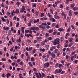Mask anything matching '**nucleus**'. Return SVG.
<instances>
[{
    "label": "nucleus",
    "instance_id": "nucleus-21",
    "mask_svg": "<svg viewBox=\"0 0 78 78\" xmlns=\"http://www.w3.org/2000/svg\"><path fill=\"white\" fill-rule=\"evenodd\" d=\"M45 44V42L44 41H43L41 42L42 45H44Z\"/></svg>",
    "mask_w": 78,
    "mask_h": 78
},
{
    "label": "nucleus",
    "instance_id": "nucleus-37",
    "mask_svg": "<svg viewBox=\"0 0 78 78\" xmlns=\"http://www.w3.org/2000/svg\"><path fill=\"white\" fill-rule=\"evenodd\" d=\"M50 11L51 14H53V10L52 9H50Z\"/></svg>",
    "mask_w": 78,
    "mask_h": 78
},
{
    "label": "nucleus",
    "instance_id": "nucleus-46",
    "mask_svg": "<svg viewBox=\"0 0 78 78\" xmlns=\"http://www.w3.org/2000/svg\"><path fill=\"white\" fill-rule=\"evenodd\" d=\"M16 13L17 14H18V13H19V9H17L16 10Z\"/></svg>",
    "mask_w": 78,
    "mask_h": 78
},
{
    "label": "nucleus",
    "instance_id": "nucleus-53",
    "mask_svg": "<svg viewBox=\"0 0 78 78\" xmlns=\"http://www.w3.org/2000/svg\"><path fill=\"white\" fill-rule=\"evenodd\" d=\"M10 27H12V21H10Z\"/></svg>",
    "mask_w": 78,
    "mask_h": 78
},
{
    "label": "nucleus",
    "instance_id": "nucleus-60",
    "mask_svg": "<svg viewBox=\"0 0 78 78\" xmlns=\"http://www.w3.org/2000/svg\"><path fill=\"white\" fill-rule=\"evenodd\" d=\"M24 11V10L22 9L20 11V12H21V13H22V12H23Z\"/></svg>",
    "mask_w": 78,
    "mask_h": 78
},
{
    "label": "nucleus",
    "instance_id": "nucleus-40",
    "mask_svg": "<svg viewBox=\"0 0 78 78\" xmlns=\"http://www.w3.org/2000/svg\"><path fill=\"white\" fill-rule=\"evenodd\" d=\"M59 47H61V44H58L57 46V48H60Z\"/></svg>",
    "mask_w": 78,
    "mask_h": 78
},
{
    "label": "nucleus",
    "instance_id": "nucleus-7",
    "mask_svg": "<svg viewBox=\"0 0 78 78\" xmlns=\"http://www.w3.org/2000/svg\"><path fill=\"white\" fill-rule=\"evenodd\" d=\"M42 39V37H37V40L39 41V42H41V40Z\"/></svg>",
    "mask_w": 78,
    "mask_h": 78
},
{
    "label": "nucleus",
    "instance_id": "nucleus-54",
    "mask_svg": "<svg viewBox=\"0 0 78 78\" xmlns=\"http://www.w3.org/2000/svg\"><path fill=\"white\" fill-rule=\"evenodd\" d=\"M28 27H30V26H31V23H28Z\"/></svg>",
    "mask_w": 78,
    "mask_h": 78
},
{
    "label": "nucleus",
    "instance_id": "nucleus-1",
    "mask_svg": "<svg viewBox=\"0 0 78 78\" xmlns=\"http://www.w3.org/2000/svg\"><path fill=\"white\" fill-rule=\"evenodd\" d=\"M44 26H47V24L45 23H42L41 25L39 26V28L40 29H42L43 30H44L45 28V27Z\"/></svg>",
    "mask_w": 78,
    "mask_h": 78
},
{
    "label": "nucleus",
    "instance_id": "nucleus-44",
    "mask_svg": "<svg viewBox=\"0 0 78 78\" xmlns=\"http://www.w3.org/2000/svg\"><path fill=\"white\" fill-rule=\"evenodd\" d=\"M58 33V32L57 31H55L52 34H53V35H55L56 34V33Z\"/></svg>",
    "mask_w": 78,
    "mask_h": 78
},
{
    "label": "nucleus",
    "instance_id": "nucleus-30",
    "mask_svg": "<svg viewBox=\"0 0 78 78\" xmlns=\"http://www.w3.org/2000/svg\"><path fill=\"white\" fill-rule=\"evenodd\" d=\"M73 45V43L71 42L69 45V47H71V46H72V45Z\"/></svg>",
    "mask_w": 78,
    "mask_h": 78
},
{
    "label": "nucleus",
    "instance_id": "nucleus-3",
    "mask_svg": "<svg viewBox=\"0 0 78 78\" xmlns=\"http://www.w3.org/2000/svg\"><path fill=\"white\" fill-rule=\"evenodd\" d=\"M62 72V69L60 68L59 70L58 69H56L54 72L55 74H56L57 73H60Z\"/></svg>",
    "mask_w": 78,
    "mask_h": 78
},
{
    "label": "nucleus",
    "instance_id": "nucleus-43",
    "mask_svg": "<svg viewBox=\"0 0 78 78\" xmlns=\"http://www.w3.org/2000/svg\"><path fill=\"white\" fill-rule=\"evenodd\" d=\"M69 6H66V10L67 11H69Z\"/></svg>",
    "mask_w": 78,
    "mask_h": 78
},
{
    "label": "nucleus",
    "instance_id": "nucleus-45",
    "mask_svg": "<svg viewBox=\"0 0 78 78\" xmlns=\"http://www.w3.org/2000/svg\"><path fill=\"white\" fill-rule=\"evenodd\" d=\"M73 7H74V4H72L71 5V9L73 8Z\"/></svg>",
    "mask_w": 78,
    "mask_h": 78
},
{
    "label": "nucleus",
    "instance_id": "nucleus-10",
    "mask_svg": "<svg viewBox=\"0 0 78 78\" xmlns=\"http://www.w3.org/2000/svg\"><path fill=\"white\" fill-rule=\"evenodd\" d=\"M69 15L70 17H71V16H72V11L69 10Z\"/></svg>",
    "mask_w": 78,
    "mask_h": 78
},
{
    "label": "nucleus",
    "instance_id": "nucleus-41",
    "mask_svg": "<svg viewBox=\"0 0 78 78\" xmlns=\"http://www.w3.org/2000/svg\"><path fill=\"white\" fill-rule=\"evenodd\" d=\"M34 61V58H33V57L31 59L30 61L32 62V61Z\"/></svg>",
    "mask_w": 78,
    "mask_h": 78
},
{
    "label": "nucleus",
    "instance_id": "nucleus-16",
    "mask_svg": "<svg viewBox=\"0 0 78 78\" xmlns=\"http://www.w3.org/2000/svg\"><path fill=\"white\" fill-rule=\"evenodd\" d=\"M45 76V74L43 73H42L41 74V78H44Z\"/></svg>",
    "mask_w": 78,
    "mask_h": 78
},
{
    "label": "nucleus",
    "instance_id": "nucleus-56",
    "mask_svg": "<svg viewBox=\"0 0 78 78\" xmlns=\"http://www.w3.org/2000/svg\"><path fill=\"white\" fill-rule=\"evenodd\" d=\"M58 49H56L55 50V53H57V52H58Z\"/></svg>",
    "mask_w": 78,
    "mask_h": 78
},
{
    "label": "nucleus",
    "instance_id": "nucleus-51",
    "mask_svg": "<svg viewBox=\"0 0 78 78\" xmlns=\"http://www.w3.org/2000/svg\"><path fill=\"white\" fill-rule=\"evenodd\" d=\"M74 14L75 15H77L78 14V12H74Z\"/></svg>",
    "mask_w": 78,
    "mask_h": 78
},
{
    "label": "nucleus",
    "instance_id": "nucleus-12",
    "mask_svg": "<svg viewBox=\"0 0 78 78\" xmlns=\"http://www.w3.org/2000/svg\"><path fill=\"white\" fill-rule=\"evenodd\" d=\"M28 64L30 67H32L33 66V64H32V63H31V62H29Z\"/></svg>",
    "mask_w": 78,
    "mask_h": 78
},
{
    "label": "nucleus",
    "instance_id": "nucleus-6",
    "mask_svg": "<svg viewBox=\"0 0 78 78\" xmlns=\"http://www.w3.org/2000/svg\"><path fill=\"white\" fill-rule=\"evenodd\" d=\"M54 16L55 19H60V16H58V14H55Z\"/></svg>",
    "mask_w": 78,
    "mask_h": 78
},
{
    "label": "nucleus",
    "instance_id": "nucleus-25",
    "mask_svg": "<svg viewBox=\"0 0 78 78\" xmlns=\"http://www.w3.org/2000/svg\"><path fill=\"white\" fill-rule=\"evenodd\" d=\"M70 49L71 50H73L75 49V47L74 46H72L70 48Z\"/></svg>",
    "mask_w": 78,
    "mask_h": 78
},
{
    "label": "nucleus",
    "instance_id": "nucleus-39",
    "mask_svg": "<svg viewBox=\"0 0 78 78\" xmlns=\"http://www.w3.org/2000/svg\"><path fill=\"white\" fill-rule=\"evenodd\" d=\"M25 36H27V37L28 38V37H30L29 36V34H25Z\"/></svg>",
    "mask_w": 78,
    "mask_h": 78
},
{
    "label": "nucleus",
    "instance_id": "nucleus-2",
    "mask_svg": "<svg viewBox=\"0 0 78 78\" xmlns=\"http://www.w3.org/2000/svg\"><path fill=\"white\" fill-rule=\"evenodd\" d=\"M60 39L59 38H58L54 40L53 42L54 45H58L59 44V41Z\"/></svg>",
    "mask_w": 78,
    "mask_h": 78
},
{
    "label": "nucleus",
    "instance_id": "nucleus-33",
    "mask_svg": "<svg viewBox=\"0 0 78 78\" xmlns=\"http://www.w3.org/2000/svg\"><path fill=\"white\" fill-rule=\"evenodd\" d=\"M61 63H64V62H65V60H61Z\"/></svg>",
    "mask_w": 78,
    "mask_h": 78
},
{
    "label": "nucleus",
    "instance_id": "nucleus-48",
    "mask_svg": "<svg viewBox=\"0 0 78 78\" xmlns=\"http://www.w3.org/2000/svg\"><path fill=\"white\" fill-rule=\"evenodd\" d=\"M60 73V74H64V73H65V71H62Z\"/></svg>",
    "mask_w": 78,
    "mask_h": 78
},
{
    "label": "nucleus",
    "instance_id": "nucleus-61",
    "mask_svg": "<svg viewBox=\"0 0 78 78\" xmlns=\"http://www.w3.org/2000/svg\"><path fill=\"white\" fill-rule=\"evenodd\" d=\"M74 62H75V63H77L78 62V60H75L73 61Z\"/></svg>",
    "mask_w": 78,
    "mask_h": 78
},
{
    "label": "nucleus",
    "instance_id": "nucleus-52",
    "mask_svg": "<svg viewBox=\"0 0 78 78\" xmlns=\"http://www.w3.org/2000/svg\"><path fill=\"white\" fill-rule=\"evenodd\" d=\"M44 13H41V17H44Z\"/></svg>",
    "mask_w": 78,
    "mask_h": 78
},
{
    "label": "nucleus",
    "instance_id": "nucleus-35",
    "mask_svg": "<svg viewBox=\"0 0 78 78\" xmlns=\"http://www.w3.org/2000/svg\"><path fill=\"white\" fill-rule=\"evenodd\" d=\"M75 51L72 52V53L70 54L71 56H72L73 55L75 54Z\"/></svg>",
    "mask_w": 78,
    "mask_h": 78
},
{
    "label": "nucleus",
    "instance_id": "nucleus-20",
    "mask_svg": "<svg viewBox=\"0 0 78 78\" xmlns=\"http://www.w3.org/2000/svg\"><path fill=\"white\" fill-rule=\"evenodd\" d=\"M19 64L20 66H23V62H20L19 63Z\"/></svg>",
    "mask_w": 78,
    "mask_h": 78
},
{
    "label": "nucleus",
    "instance_id": "nucleus-32",
    "mask_svg": "<svg viewBox=\"0 0 78 78\" xmlns=\"http://www.w3.org/2000/svg\"><path fill=\"white\" fill-rule=\"evenodd\" d=\"M6 76H11V74L10 73H7L6 75Z\"/></svg>",
    "mask_w": 78,
    "mask_h": 78
},
{
    "label": "nucleus",
    "instance_id": "nucleus-17",
    "mask_svg": "<svg viewBox=\"0 0 78 78\" xmlns=\"http://www.w3.org/2000/svg\"><path fill=\"white\" fill-rule=\"evenodd\" d=\"M1 19L2 20V21L3 22H6V20L3 17H1Z\"/></svg>",
    "mask_w": 78,
    "mask_h": 78
},
{
    "label": "nucleus",
    "instance_id": "nucleus-62",
    "mask_svg": "<svg viewBox=\"0 0 78 78\" xmlns=\"http://www.w3.org/2000/svg\"><path fill=\"white\" fill-rule=\"evenodd\" d=\"M67 19L68 20H69L70 21V19H71V17H68L67 18Z\"/></svg>",
    "mask_w": 78,
    "mask_h": 78
},
{
    "label": "nucleus",
    "instance_id": "nucleus-18",
    "mask_svg": "<svg viewBox=\"0 0 78 78\" xmlns=\"http://www.w3.org/2000/svg\"><path fill=\"white\" fill-rule=\"evenodd\" d=\"M30 30H35V27H32L30 28Z\"/></svg>",
    "mask_w": 78,
    "mask_h": 78
},
{
    "label": "nucleus",
    "instance_id": "nucleus-38",
    "mask_svg": "<svg viewBox=\"0 0 78 78\" xmlns=\"http://www.w3.org/2000/svg\"><path fill=\"white\" fill-rule=\"evenodd\" d=\"M16 27H19V23H16Z\"/></svg>",
    "mask_w": 78,
    "mask_h": 78
},
{
    "label": "nucleus",
    "instance_id": "nucleus-22",
    "mask_svg": "<svg viewBox=\"0 0 78 78\" xmlns=\"http://www.w3.org/2000/svg\"><path fill=\"white\" fill-rule=\"evenodd\" d=\"M35 30L36 31H39V28L38 27H35Z\"/></svg>",
    "mask_w": 78,
    "mask_h": 78
},
{
    "label": "nucleus",
    "instance_id": "nucleus-55",
    "mask_svg": "<svg viewBox=\"0 0 78 78\" xmlns=\"http://www.w3.org/2000/svg\"><path fill=\"white\" fill-rule=\"evenodd\" d=\"M55 27L56 28H59V26L58 25V24H57L55 25Z\"/></svg>",
    "mask_w": 78,
    "mask_h": 78
},
{
    "label": "nucleus",
    "instance_id": "nucleus-64",
    "mask_svg": "<svg viewBox=\"0 0 78 78\" xmlns=\"http://www.w3.org/2000/svg\"><path fill=\"white\" fill-rule=\"evenodd\" d=\"M29 33L30 34H32V31L31 30H29Z\"/></svg>",
    "mask_w": 78,
    "mask_h": 78
},
{
    "label": "nucleus",
    "instance_id": "nucleus-28",
    "mask_svg": "<svg viewBox=\"0 0 78 78\" xmlns=\"http://www.w3.org/2000/svg\"><path fill=\"white\" fill-rule=\"evenodd\" d=\"M68 41L69 42H72L73 41V38H69V39H68Z\"/></svg>",
    "mask_w": 78,
    "mask_h": 78
},
{
    "label": "nucleus",
    "instance_id": "nucleus-58",
    "mask_svg": "<svg viewBox=\"0 0 78 78\" xmlns=\"http://www.w3.org/2000/svg\"><path fill=\"white\" fill-rule=\"evenodd\" d=\"M16 5L17 6H19V5H20V2H18L17 3H16Z\"/></svg>",
    "mask_w": 78,
    "mask_h": 78
},
{
    "label": "nucleus",
    "instance_id": "nucleus-13",
    "mask_svg": "<svg viewBox=\"0 0 78 78\" xmlns=\"http://www.w3.org/2000/svg\"><path fill=\"white\" fill-rule=\"evenodd\" d=\"M51 55L52 56V57L53 58H55V57H56V55L55 54H53V53H52L51 54Z\"/></svg>",
    "mask_w": 78,
    "mask_h": 78
},
{
    "label": "nucleus",
    "instance_id": "nucleus-29",
    "mask_svg": "<svg viewBox=\"0 0 78 78\" xmlns=\"http://www.w3.org/2000/svg\"><path fill=\"white\" fill-rule=\"evenodd\" d=\"M33 48L32 47L29 48V51H31L33 50Z\"/></svg>",
    "mask_w": 78,
    "mask_h": 78
},
{
    "label": "nucleus",
    "instance_id": "nucleus-31",
    "mask_svg": "<svg viewBox=\"0 0 78 78\" xmlns=\"http://www.w3.org/2000/svg\"><path fill=\"white\" fill-rule=\"evenodd\" d=\"M45 37H48L49 36V33H47L45 35Z\"/></svg>",
    "mask_w": 78,
    "mask_h": 78
},
{
    "label": "nucleus",
    "instance_id": "nucleus-36",
    "mask_svg": "<svg viewBox=\"0 0 78 78\" xmlns=\"http://www.w3.org/2000/svg\"><path fill=\"white\" fill-rule=\"evenodd\" d=\"M56 47L55 46H53L52 47V49H53V50H54V49H56Z\"/></svg>",
    "mask_w": 78,
    "mask_h": 78
},
{
    "label": "nucleus",
    "instance_id": "nucleus-34",
    "mask_svg": "<svg viewBox=\"0 0 78 78\" xmlns=\"http://www.w3.org/2000/svg\"><path fill=\"white\" fill-rule=\"evenodd\" d=\"M70 36V34H69V33H66V35H65V36Z\"/></svg>",
    "mask_w": 78,
    "mask_h": 78
},
{
    "label": "nucleus",
    "instance_id": "nucleus-57",
    "mask_svg": "<svg viewBox=\"0 0 78 78\" xmlns=\"http://www.w3.org/2000/svg\"><path fill=\"white\" fill-rule=\"evenodd\" d=\"M2 60L3 61H6V58H2Z\"/></svg>",
    "mask_w": 78,
    "mask_h": 78
},
{
    "label": "nucleus",
    "instance_id": "nucleus-4",
    "mask_svg": "<svg viewBox=\"0 0 78 78\" xmlns=\"http://www.w3.org/2000/svg\"><path fill=\"white\" fill-rule=\"evenodd\" d=\"M49 65H50V63H45L44 65V68H47V67H49Z\"/></svg>",
    "mask_w": 78,
    "mask_h": 78
},
{
    "label": "nucleus",
    "instance_id": "nucleus-59",
    "mask_svg": "<svg viewBox=\"0 0 78 78\" xmlns=\"http://www.w3.org/2000/svg\"><path fill=\"white\" fill-rule=\"evenodd\" d=\"M35 14L36 15V16H38V12H37V11L35 12Z\"/></svg>",
    "mask_w": 78,
    "mask_h": 78
},
{
    "label": "nucleus",
    "instance_id": "nucleus-49",
    "mask_svg": "<svg viewBox=\"0 0 78 78\" xmlns=\"http://www.w3.org/2000/svg\"><path fill=\"white\" fill-rule=\"evenodd\" d=\"M25 6H22V9L25 11Z\"/></svg>",
    "mask_w": 78,
    "mask_h": 78
},
{
    "label": "nucleus",
    "instance_id": "nucleus-50",
    "mask_svg": "<svg viewBox=\"0 0 78 78\" xmlns=\"http://www.w3.org/2000/svg\"><path fill=\"white\" fill-rule=\"evenodd\" d=\"M62 66V64H60L58 66V68H61V67Z\"/></svg>",
    "mask_w": 78,
    "mask_h": 78
},
{
    "label": "nucleus",
    "instance_id": "nucleus-15",
    "mask_svg": "<svg viewBox=\"0 0 78 78\" xmlns=\"http://www.w3.org/2000/svg\"><path fill=\"white\" fill-rule=\"evenodd\" d=\"M73 11H76V10H78V8L74 7L73 8Z\"/></svg>",
    "mask_w": 78,
    "mask_h": 78
},
{
    "label": "nucleus",
    "instance_id": "nucleus-9",
    "mask_svg": "<svg viewBox=\"0 0 78 78\" xmlns=\"http://www.w3.org/2000/svg\"><path fill=\"white\" fill-rule=\"evenodd\" d=\"M25 29V27H22L21 28L22 32L23 34H24L25 32H24V29Z\"/></svg>",
    "mask_w": 78,
    "mask_h": 78
},
{
    "label": "nucleus",
    "instance_id": "nucleus-24",
    "mask_svg": "<svg viewBox=\"0 0 78 78\" xmlns=\"http://www.w3.org/2000/svg\"><path fill=\"white\" fill-rule=\"evenodd\" d=\"M53 31V30L51 29L48 31V33H51Z\"/></svg>",
    "mask_w": 78,
    "mask_h": 78
},
{
    "label": "nucleus",
    "instance_id": "nucleus-14",
    "mask_svg": "<svg viewBox=\"0 0 78 78\" xmlns=\"http://www.w3.org/2000/svg\"><path fill=\"white\" fill-rule=\"evenodd\" d=\"M21 38H20V37L19 38V39H17L16 41L17 42H21Z\"/></svg>",
    "mask_w": 78,
    "mask_h": 78
},
{
    "label": "nucleus",
    "instance_id": "nucleus-5",
    "mask_svg": "<svg viewBox=\"0 0 78 78\" xmlns=\"http://www.w3.org/2000/svg\"><path fill=\"white\" fill-rule=\"evenodd\" d=\"M76 58V54H74L73 56H72L71 57V61H73V59H75V58Z\"/></svg>",
    "mask_w": 78,
    "mask_h": 78
},
{
    "label": "nucleus",
    "instance_id": "nucleus-23",
    "mask_svg": "<svg viewBox=\"0 0 78 78\" xmlns=\"http://www.w3.org/2000/svg\"><path fill=\"white\" fill-rule=\"evenodd\" d=\"M71 27L72 29H73V30H76V28L74 27V26H73V25H71Z\"/></svg>",
    "mask_w": 78,
    "mask_h": 78
},
{
    "label": "nucleus",
    "instance_id": "nucleus-42",
    "mask_svg": "<svg viewBox=\"0 0 78 78\" xmlns=\"http://www.w3.org/2000/svg\"><path fill=\"white\" fill-rule=\"evenodd\" d=\"M20 37H22V38H23V35L22 34V33H20Z\"/></svg>",
    "mask_w": 78,
    "mask_h": 78
},
{
    "label": "nucleus",
    "instance_id": "nucleus-8",
    "mask_svg": "<svg viewBox=\"0 0 78 78\" xmlns=\"http://www.w3.org/2000/svg\"><path fill=\"white\" fill-rule=\"evenodd\" d=\"M37 22H39V19H38L37 20H34V23H36Z\"/></svg>",
    "mask_w": 78,
    "mask_h": 78
},
{
    "label": "nucleus",
    "instance_id": "nucleus-63",
    "mask_svg": "<svg viewBox=\"0 0 78 78\" xmlns=\"http://www.w3.org/2000/svg\"><path fill=\"white\" fill-rule=\"evenodd\" d=\"M27 17H30V14L27 13Z\"/></svg>",
    "mask_w": 78,
    "mask_h": 78
},
{
    "label": "nucleus",
    "instance_id": "nucleus-47",
    "mask_svg": "<svg viewBox=\"0 0 78 78\" xmlns=\"http://www.w3.org/2000/svg\"><path fill=\"white\" fill-rule=\"evenodd\" d=\"M58 65H59V63H56L55 64V67H56V68H57V67H58Z\"/></svg>",
    "mask_w": 78,
    "mask_h": 78
},
{
    "label": "nucleus",
    "instance_id": "nucleus-26",
    "mask_svg": "<svg viewBox=\"0 0 78 78\" xmlns=\"http://www.w3.org/2000/svg\"><path fill=\"white\" fill-rule=\"evenodd\" d=\"M29 30H26L25 31V34H26V33H29Z\"/></svg>",
    "mask_w": 78,
    "mask_h": 78
},
{
    "label": "nucleus",
    "instance_id": "nucleus-27",
    "mask_svg": "<svg viewBox=\"0 0 78 78\" xmlns=\"http://www.w3.org/2000/svg\"><path fill=\"white\" fill-rule=\"evenodd\" d=\"M72 0H66V2L67 3H67H69V2H70H70H72Z\"/></svg>",
    "mask_w": 78,
    "mask_h": 78
},
{
    "label": "nucleus",
    "instance_id": "nucleus-11",
    "mask_svg": "<svg viewBox=\"0 0 78 78\" xmlns=\"http://www.w3.org/2000/svg\"><path fill=\"white\" fill-rule=\"evenodd\" d=\"M64 30V29L61 28H60L58 29V31H60V32H61V31H63Z\"/></svg>",
    "mask_w": 78,
    "mask_h": 78
},
{
    "label": "nucleus",
    "instance_id": "nucleus-19",
    "mask_svg": "<svg viewBox=\"0 0 78 78\" xmlns=\"http://www.w3.org/2000/svg\"><path fill=\"white\" fill-rule=\"evenodd\" d=\"M37 5V4L34 3L32 5V7H33V8H35V7H36Z\"/></svg>",
    "mask_w": 78,
    "mask_h": 78
}]
</instances>
